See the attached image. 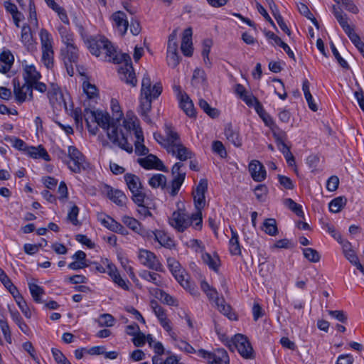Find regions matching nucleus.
Returning <instances> with one entry per match:
<instances>
[{
	"instance_id": "1",
	"label": "nucleus",
	"mask_w": 364,
	"mask_h": 364,
	"mask_svg": "<svg viewBox=\"0 0 364 364\" xmlns=\"http://www.w3.org/2000/svg\"><path fill=\"white\" fill-rule=\"evenodd\" d=\"M85 43L92 55L97 57L102 55L105 60L114 63H124V65L119 68L121 80L133 87L136 85L137 80L129 54H118L111 42L104 36H91L87 39Z\"/></svg>"
},
{
	"instance_id": "2",
	"label": "nucleus",
	"mask_w": 364,
	"mask_h": 364,
	"mask_svg": "<svg viewBox=\"0 0 364 364\" xmlns=\"http://www.w3.org/2000/svg\"><path fill=\"white\" fill-rule=\"evenodd\" d=\"M84 118L87 124L88 131L95 135L98 131L97 126L92 127L90 123H97L107 132V136L112 144L119 147L128 153L133 151L131 144L127 141V134L124 133L123 125L118 124L114 118L111 119L108 112L100 110L92 111L90 109H85Z\"/></svg>"
},
{
	"instance_id": "3",
	"label": "nucleus",
	"mask_w": 364,
	"mask_h": 364,
	"mask_svg": "<svg viewBox=\"0 0 364 364\" xmlns=\"http://www.w3.org/2000/svg\"><path fill=\"white\" fill-rule=\"evenodd\" d=\"M154 138L168 154L181 161L193 156L192 151L183 144L180 134L170 123L164 124L163 134L154 133Z\"/></svg>"
},
{
	"instance_id": "4",
	"label": "nucleus",
	"mask_w": 364,
	"mask_h": 364,
	"mask_svg": "<svg viewBox=\"0 0 364 364\" xmlns=\"http://www.w3.org/2000/svg\"><path fill=\"white\" fill-rule=\"evenodd\" d=\"M169 224L178 232H184L192 225L196 230H200L203 227L202 213L196 212L191 215L183 211H174L169 218Z\"/></svg>"
},
{
	"instance_id": "5",
	"label": "nucleus",
	"mask_w": 364,
	"mask_h": 364,
	"mask_svg": "<svg viewBox=\"0 0 364 364\" xmlns=\"http://www.w3.org/2000/svg\"><path fill=\"white\" fill-rule=\"evenodd\" d=\"M200 288L207 295L210 301H214L218 309L230 320H236L237 316L232 311L231 306L226 304L223 297H219L218 291L211 287L205 281H202Z\"/></svg>"
},
{
	"instance_id": "6",
	"label": "nucleus",
	"mask_w": 364,
	"mask_h": 364,
	"mask_svg": "<svg viewBox=\"0 0 364 364\" xmlns=\"http://www.w3.org/2000/svg\"><path fill=\"white\" fill-rule=\"evenodd\" d=\"M123 127L124 133L127 134V138L128 137L131 130L134 131V135L136 137V141L134 142L136 154L139 156L146 155L149 153V149L144 144V139L143 131L136 123L135 120L132 118L124 119ZM127 141L128 142L127 140Z\"/></svg>"
},
{
	"instance_id": "7",
	"label": "nucleus",
	"mask_w": 364,
	"mask_h": 364,
	"mask_svg": "<svg viewBox=\"0 0 364 364\" xmlns=\"http://www.w3.org/2000/svg\"><path fill=\"white\" fill-rule=\"evenodd\" d=\"M126 184L132 194V198L136 204H141L144 202L145 193L143 192V186L139 178L130 173L124 176Z\"/></svg>"
},
{
	"instance_id": "8",
	"label": "nucleus",
	"mask_w": 364,
	"mask_h": 364,
	"mask_svg": "<svg viewBox=\"0 0 364 364\" xmlns=\"http://www.w3.org/2000/svg\"><path fill=\"white\" fill-rule=\"evenodd\" d=\"M42 49V61L48 68L53 64V41L48 31L42 28L39 33Z\"/></svg>"
},
{
	"instance_id": "9",
	"label": "nucleus",
	"mask_w": 364,
	"mask_h": 364,
	"mask_svg": "<svg viewBox=\"0 0 364 364\" xmlns=\"http://www.w3.org/2000/svg\"><path fill=\"white\" fill-rule=\"evenodd\" d=\"M70 162H67L68 168L74 173H80L88 167L84 155L74 146L68 147Z\"/></svg>"
},
{
	"instance_id": "10",
	"label": "nucleus",
	"mask_w": 364,
	"mask_h": 364,
	"mask_svg": "<svg viewBox=\"0 0 364 364\" xmlns=\"http://www.w3.org/2000/svg\"><path fill=\"white\" fill-rule=\"evenodd\" d=\"M228 346L230 350H232V347L235 348L244 358L250 359L253 357V348L247 337L242 334L235 335L232 340L229 341Z\"/></svg>"
},
{
	"instance_id": "11",
	"label": "nucleus",
	"mask_w": 364,
	"mask_h": 364,
	"mask_svg": "<svg viewBox=\"0 0 364 364\" xmlns=\"http://www.w3.org/2000/svg\"><path fill=\"white\" fill-rule=\"evenodd\" d=\"M138 257L141 264L144 267L156 272H164L161 263L154 252L141 249L139 251Z\"/></svg>"
},
{
	"instance_id": "12",
	"label": "nucleus",
	"mask_w": 364,
	"mask_h": 364,
	"mask_svg": "<svg viewBox=\"0 0 364 364\" xmlns=\"http://www.w3.org/2000/svg\"><path fill=\"white\" fill-rule=\"evenodd\" d=\"M198 353L200 356L206 359L209 364H229L230 362L228 354L223 348L216 349L213 353L200 349Z\"/></svg>"
},
{
	"instance_id": "13",
	"label": "nucleus",
	"mask_w": 364,
	"mask_h": 364,
	"mask_svg": "<svg viewBox=\"0 0 364 364\" xmlns=\"http://www.w3.org/2000/svg\"><path fill=\"white\" fill-rule=\"evenodd\" d=\"M12 84L14 85V94L17 102L21 104L26 100H33L32 85L26 82L21 85L17 78L13 79Z\"/></svg>"
},
{
	"instance_id": "14",
	"label": "nucleus",
	"mask_w": 364,
	"mask_h": 364,
	"mask_svg": "<svg viewBox=\"0 0 364 364\" xmlns=\"http://www.w3.org/2000/svg\"><path fill=\"white\" fill-rule=\"evenodd\" d=\"M182 166L183 164L177 162L173 166L171 169L173 178L171 183V191H169V194L173 197L178 194L186 178V173L181 172L180 171Z\"/></svg>"
},
{
	"instance_id": "15",
	"label": "nucleus",
	"mask_w": 364,
	"mask_h": 364,
	"mask_svg": "<svg viewBox=\"0 0 364 364\" xmlns=\"http://www.w3.org/2000/svg\"><path fill=\"white\" fill-rule=\"evenodd\" d=\"M208 189L207 179H200L196 190L193 192L194 204L196 212L202 213V209L205 205V193Z\"/></svg>"
},
{
	"instance_id": "16",
	"label": "nucleus",
	"mask_w": 364,
	"mask_h": 364,
	"mask_svg": "<svg viewBox=\"0 0 364 364\" xmlns=\"http://www.w3.org/2000/svg\"><path fill=\"white\" fill-rule=\"evenodd\" d=\"M162 85L160 82L151 85V81L148 74H144L141 81V95H152L154 99H156L162 92Z\"/></svg>"
},
{
	"instance_id": "17",
	"label": "nucleus",
	"mask_w": 364,
	"mask_h": 364,
	"mask_svg": "<svg viewBox=\"0 0 364 364\" xmlns=\"http://www.w3.org/2000/svg\"><path fill=\"white\" fill-rule=\"evenodd\" d=\"M138 162L146 169L155 168L165 172L168 171L163 162L154 154H149L144 158L139 159Z\"/></svg>"
},
{
	"instance_id": "18",
	"label": "nucleus",
	"mask_w": 364,
	"mask_h": 364,
	"mask_svg": "<svg viewBox=\"0 0 364 364\" xmlns=\"http://www.w3.org/2000/svg\"><path fill=\"white\" fill-rule=\"evenodd\" d=\"M98 220L104 227L112 232L120 233L123 235L127 234L125 228L109 215H100L98 216Z\"/></svg>"
},
{
	"instance_id": "19",
	"label": "nucleus",
	"mask_w": 364,
	"mask_h": 364,
	"mask_svg": "<svg viewBox=\"0 0 364 364\" xmlns=\"http://www.w3.org/2000/svg\"><path fill=\"white\" fill-rule=\"evenodd\" d=\"M21 41L28 52L33 53L37 50L36 43L33 39L31 27L28 24H24L21 28Z\"/></svg>"
},
{
	"instance_id": "20",
	"label": "nucleus",
	"mask_w": 364,
	"mask_h": 364,
	"mask_svg": "<svg viewBox=\"0 0 364 364\" xmlns=\"http://www.w3.org/2000/svg\"><path fill=\"white\" fill-rule=\"evenodd\" d=\"M249 171L252 179L257 182L265 180L267 171L263 164L257 160H252L249 164Z\"/></svg>"
},
{
	"instance_id": "21",
	"label": "nucleus",
	"mask_w": 364,
	"mask_h": 364,
	"mask_svg": "<svg viewBox=\"0 0 364 364\" xmlns=\"http://www.w3.org/2000/svg\"><path fill=\"white\" fill-rule=\"evenodd\" d=\"M146 236L149 237H154L156 241L166 248L171 249L175 247L174 240L164 231H148Z\"/></svg>"
},
{
	"instance_id": "22",
	"label": "nucleus",
	"mask_w": 364,
	"mask_h": 364,
	"mask_svg": "<svg viewBox=\"0 0 364 364\" xmlns=\"http://www.w3.org/2000/svg\"><path fill=\"white\" fill-rule=\"evenodd\" d=\"M154 100L152 95H141L139 101V113L143 117L144 120L148 123H151V119L149 112L151 109V102Z\"/></svg>"
},
{
	"instance_id": "23",
	"label": "nucleus",
	"mask_w": 364,
	"mask_h": 364,
	"mask_svg": "<svg viewBox=\"0 0 364 364\" xmlns=\"http://www.w3.org/2000/svg\"><path fill=\"white\" fill-rule=\"evenodd\" d=\"M224 134L226 139L236 147H240L242 144V139L238 129L233 127L232 124L228 123L224 129Z\"/></svg>"
},
{
	"instance_id": "24",
	"label": "nucleus",
	"mask_w": 364,
	"mask_h": 364,
	"mask_svg": "<svg viewBox=\"0 0 364 364\" xmlns=\"http://www.w3.org/2000/svg\"><path fill=\"white\" fill-rule=\"evenodd\" d=\"M192 28L191 27L184 30L182 36L181 50L185 56L191 57L193 55Z\"/></svg>"
},
{
	"instance_id": "25",
	"label": "nucleus",
	"mask_w": 364,
	"mask_h": 364,
	"mask_svg": "<svg viewBox=\"0 0 364 364\" xmlns=\"http://www.w3.org/2000/svg\"><path fill=\"white\" fill-rule=\"evenodd\" d=\"M104 264L107 266V274L112 278V281L117 284L119 287L124 290H129V287L126 281L122 278L115 265L109 263L108 259H105Z\"/></svg>"
},
{
	"instance_id": "26",
	"label": "nucleus",
	"mask_w": 364,
	"mask_h": 364,
	"mask_svg": "<svg viewBox=\"0 0 364 364\" xmlns=\"http://www.w3.org/2000/svg\"><path fill=\"white\" fill-rule=\"evenodd\" d=\"M61 55L65 65L68 63L76 64L79 58V50L75 46H70V47H65L61 49Z\"/></svg>"
},
{
	"instance_id": "27",
	"label": "nucleus",
	"mask_w": 364,
	"mask_h": 364,
	"mask_svg": "<svg viewBox=\"0 0 364 364\" xmlns=\"http://www.w3.org/2000/svg\"><path fill=\"white\" fill-rule=\"evenodd\" d=\"M23 77L26 83L32 85L33 82H36L41 77V75L36 70L34 65H26L23 68Z\"/></svg>"
},
{
	"instance_id": "28",
	"label": "nucleus",
	"mask_w": 364,
	"mask_h": 364,
	"mask_svg": "<svg viewBox=\"0 0 364 364\" xmlns=\"http://www.w3.org/2000/svg\"><path fill=\"white\" fill-rule=\"evenodd\" d=\"M112 18L121 34H125L129 26L126 14L122 11H117L112 14Z\"/></svg>"
},
{
	"instance_id": "29",
	"label": "nucleus",
	"mask_w": 364,
	"mask_h": 364,
	"mask_svg": "<svg viewBox=\"0 0 364 364\" xmlns=\"http://www.w3.org/2000/svg\"><path fill=\"white\" fill-rule=\"evenodd\" d=\"M123 223L126 225L129 228L134 231L135 232L145 237L147 235L149 230H145L141 227V223L135 218L129 216H124L122 219Z\"/></svg>"
},
{
	"instance_id": "30",
	"label": "nucleus",
	"mask_w": 364,
	"mask_h": 364,
	"mask_svg": "<svg viewBox=\"0 0 364 364\" xmlns=\"http://www.w3.org/2000/svg\"><path fill=\"white\" fill-rule=\"evenodd\" d=\"M149 184L154 188H161L162 190H166L169 193L171 191V185L168 186L166 183V177L161 173H156L153 175L149 179Z\"/></svg>"
},
{
	"instance_id": "31",
	"label": "nucleus",
	"mask_w": 364,
	"mask_h": 364,
	"mask_svg": "<svg viewBox=\"0 0 364 364\" xmlns=\"http://www.w3.org/2000/svg\"><path fill=\"white\" fill-rule=\"evenodd\" d=\"M14 61V57L9 51H3L0 55V72L6 73L10 70Z\"/></svg>"
},
{
	"instance_id": "32",
	"label": "nucleus",
	"mask_w": 364,
	"mask_h": 364,
	"mask_svg": "<svg viewBox=\"0 0 364 364\" xmlns=\"http://www.w3.org/2000/svg\"><path fill=\"white\" fill-rule=\"evenodd\" d=\"M27 153L28 154L34 159H43L46 161H50V158L48 155L46 150L42 146H38L37 147L36 146H30L27 148Z\"/></svg>"
},
{
	"instance_id": "33",
	"label": "nucleus",
	"mask_w": 364,
	"mask_h": 364,
	"mask_svg": "<svg viewBox=\"0 0 364 364\" xmlns=\"http://www.w3.org/2000/svg\"><path fill=\"white\" fill-rule=\"evenodd\" d=\"M179 102L181 108L188 116L191 117L196 115L193 103L188 95H183Z\"/></svg>"
},
{
	"instance_id": "34",
	"label": "nucleus",
	"mask_w": 364,
	"mask_h": 364,
	"mask_svg": "<svg viewBox=\"0 0 364 364\" xmlns=\"http://www.w3.org/2000/svg\"><path fill=\"white\" fill-rule=\"evenodd\" d=\"M333 13L346 33L353 29L348 23L346 14H343L341 9H338L336 6H333Z\"/></svg>"
},
{
	"instance_id": "35",
	"label": "nucleus",
	"mask_w": 364,
	"mask_h": 364,
	"mask_svg": "<svg viewBox=\"0 0 364 364\" xmlns=\"http://www.w3.org/2000/svg\"><path fill=\"white\" fill-rule=\"evenodd\" d=\"M230 252L232 255H241V248L239 242V237L237 232L231 229V238L229 242Z\"/></svg>"
},
{
	"instance_id": "36",
	"label": "nucleus",
	"mask_w": 364,
	"mask_h": 364,
	"mask_svg": "<svg viewBox=\"0 0 364 364\" xmlns=\"http://www.w3.org/2000/svg\"><path fill=\"white\" fill-rule=\"evenodd\" d=\"M346 203L347 198L345 196L336 197L329 203V210L332 213H339L346 205Z\"/></svg>"
},
{
	"instance_id": "37",
	"label": "nucleus",
	"mask_w": 364,
	"mask_h": 364,
	"mask_svg": "<svg viewBox=\"0 0 364 364\" xmlns=\"http://www.w3.org/2000/svg\"><path fill=\"white\" fill-rule=\"evenodd\" d=\"M262 230L264 232L271 236H275L278 234L277 222L274 218H267L263 223Z\"/></svg>"
},
{
	"instance_id": "38",
	"label": "nucleus",
	"mask_w": 364,
	"mask_h": 364,
	"mask_svg": "<svg viewBox=\"0 0 364 364\" xmlns=\"http://www.w3.org/2000/svg\"><path fill=\"white\" fill-rule=\"evenodd\" d=\"M139 276L150 282H152L156 286H161L162 285V281L161 279V276L155 272H151L147 270H144L141 272L139 273Z\"/></svg>"
},
{
	"instance_id": "39",
	"label": "nucleus",
	"mask_w": 364,
	"mask_h": 364,
	"mask_svg": "<svg viewBox=\"0 0 364 364\" xmlns=\"http://www.w3.org/2000/svg\"><path fill=\"white\" fill-rule=\"evenodd\" d=\"M185 269L181 267L176 272L171 273L176 281L186 289L191 290V284L189 281L186 279Z\"/></svg>"
},
{
	"instance_id": "40",
	"label": "nucleus",
	"mask_w": 364,
	"mask_h": 364,
	"mask_svg": "<svg viewBox=\"0 0 364 364\" xmlns=\"http://www.w3.org/2000/svg\"><path fill=\"white\" fill-rule=\"evenodd\" d=\"M109 198L117 205L123 206L125 205L127 196L119 190H112L109 193Z\"/></svg>"
},
{
	"instance_id": "41",
	"label": "nucleus",
	"mask_w": 364,
	"mask_h": 364,
	"mask_svg": "<svg viewBox=\"0 0 364 364\" xmlns=\"http://www.w3.org/2000/svg\"><path fill=\"white\" fill-rule=\"evenodd\" d=\"M28 287L33 300L36 303H41V296L45 294L43 289L36 284H29Z\"/></svg>"
},
{
	"instance_id": "42",
	"label": "nucleus",
	"mask_w": 364,
	"mask_h": 364,
	"mask_svg": "<svg viewBox=\"0 0 364 364\" xmlns=\"http://www.w3.org/2000/svg\"><path fill=\"white\" fill-rule=\"evenodd\" d=\"M0 328L4 334L5 340L8 343H11L12 341L11 332L10 331L9 323H8L6 319L5 318V316L4 314H0Z\"/></svg>"
},
{
	"instance_id": "43",
	"label": "nucleus",
	"mask_w": 364,
	"mask_h": 364,
	"mask_svg": "<svg viewBox=\"0 0 364 364\" xmlns=\"http://www.w3.org/2000/svg\"><path fill=\"white\" fill-rule=\"evenodd\" d=\"M202 258L203 262L214 271H218L220 259L218 256L212 257L209 253L203 254Z\"/></svg>"
},
{
	"instance_id": "44",
	"label": "nucleus",
	"mask_w": 364,
	"mask_h": 364,
	"mask_svg": "<svg viewBox=\"0 0 364 364\" xmlns=\"http://www.w3.org/2000/svg\"><path fill=\"white\" fill-rule=\"evenodd\" d=\"M198 105L199 107L204 111V112H205L210 117L215 118L218 117V110L215 108L211 107L206 100L200 99Z\"/></svg>"
},
{
	"instance_id": "45",
	"label": "nucleus",
	"mask_w": 364,
	"mask_h": 364,
	"mask_svg": "<svg viewBox=\"0 0 364 364\" xmlns=\"http://www.w3.org/2000/svg\"><path fill=\"white\" fill-rule=\"evenodd\" d=\"M178 28L174 29L170 34L168 41L167 53H177L178 43H177Z\"/></svg>"
},
{
	"instance_id": "46",
	"label": "nucleus",
	"mask_w": 364,
	"mask_h": 364,
	"mask_svg": "<svg viewBox=\"0 0 364 364\" xmlns=\"http://www.w3.org/2000/svg\"><path fill=\"white\" fill-rule=\"evenodd\" d=\"M344 255L352 264L355 265L358 269L364 274V267L359 262L358 257L353 250L344 253Z\"/></svg>"
},
{
	"instance_id": "47",
	"label": "nucleus",
	"mask_w": 364,
	"mask_h": 364,
	"mask_svg": "<svg viewBox=\"0 0 364 364\" xmlns=\"http://www.w3.org/2000/svg\"><path fill=\"white\" fill-rule=\"evenodd\" d=\"M111 108L113 112V118H114V120L117 122L118 124H120L119 120L122 118L124 114L121 109V107L116 99L111 100Z\"/></svg>"
},
{
	"instance_id": "48",
	"label": "nucleus",
	"mask_w": 364,
	"mask_h": 364,
	"mask_svg": "<svg viewBox=\"0 0 364 364\" xmlns=\"http://www.w3.org/2000/svg\"><path fill=\"white\" fill-rule=\"evenodd\" d=\"M284 205L287 206L291 210L295 213L298 216L303 217L304 212L301 205L294 202L291 198H286L284 202Z\"/></svg>"
},
{
	"instance_id": "49",
	"label": "nucleus",
	"mask_w": 364,
	"mask_h": 364,
	"mask_svg": "<svg viewBox=\"0 0 364 364\" xmlns=\"http://www.w3.org/2000/svg\"><path fill=\"white\" fill-rule=\"evenodd\" d=\"M5 140L10 142L18 150L25 151L28 148L26 144L22 139L16 136H6Z\"/></svg>"
},
{
	"instance_id": "50",
	"label": "nucleus",
	"mask_w": 364,
	"mask_h": 364,
	"mask_svg": "<svg viewBox=\"0 0 364 364\" xmlns=\"http://www.w3.org/2000/svg\"><path fill=\"white\" fill-rule=\"evenodd\" d=\"M303 252L304 257L311 262H317L320 260L318 252L313 248H304Z\"/></svg>"
},
{
	"instance_id": "51",
	"label": "nucleus",
	"mask_w": 364,
	"mask_h": 364,
	"mask_svg": "<svg viewBox=\"0 0 364 364\" xmlns=\"http://www.w3.org/2000/svg\"><path fill=\"white\" fill-rule=\"evenodd\" d=\"M82 87L88 98L92 99L97 96V88L90 82L85 81Z\"/></svg>"
},
{
	"instance_id": "52",
	"label": "nucleus",
	"mask_w": 364,
	"mask_h": 364,
	"mask_svg": "<svg viewBox=\"0 0 364 364\" xmlns=\"http://www.w3.org/2000/svg\"><path fill=\"white\" fill-rule=\"evenodd\" d=\"M0 280L9 292L13 290L14 292H16V287L13 284L10 279L1 268H0Z\"/></svg>"
},
{
	"instance_id": "53",
	"label": "nucleus",
	"mask_w": 364,
	"mask_h": 364,
	"mask_svg": "<svg viewBox=\"0 0 364 364\" xmlns=\"http://www.w3.org/2000/svg\"><path fill=\"white\" fill-rule=\"evenodd\" d=\"M100 326L111 327L114 324V318L109 314H102L98 321Z\"/></svg>"
},
{
	"instance_id": "54",
	"label": "nucleus",
	"mask_w": 364,
	"mask_h": 364,
	"mask_svg": "<svg viewBox=\"0 0 364 364\" xmlns=\"http://www.w3.org/2000/svg\"><path fill=\"white\" fill-rule=\"evenodd\" d=\"M151 306L159 321L167 317L164 309L156 301H151Z\"/></svg>"
},
{
	"instance_id": "55",
	"label": "nucleus",
	"mask_w": 364,
	"mask_h": 364,
	"mask_svg": "<svg viewBox=\"0 0 364 364\" xmlns=\"http://www.w3.org/2000/svg\"><path fill=\"white\" fill-rule=\"evenodd\" d=\"M158 298L164 304H166L170 306H176V299L166 292L160 290L159 294L158 296Z\"/></svg>"
},
{
	"instance_id": "56",
	"label": "nucleus",
	"mask_w": 364,
	"mask_h": 364,
	"mask_svg": "<svg viewBox=\"0 0 364 364\" xmlns=\"http://www.w3.org/2000/svg\"><path fill=\"white\" fill-rule=\"evenodd\" d=\"M338 4L342 3L345 9L353 13L358 14L359 10L358 8L355 6V4L353 2L352 0H334Z\"/></svg>"
},
{
	"instance_id": "57",
	"label": "nucleus",
	"mask_w": 364,
	"mask_h": 364,
	"mask_svg": "<svg viewBox=\"0 0 364 364\" xmlns=\"http://www.w3.org/2000/svg\"><path fill=\"white\" fill-rule=\"evenodd\" d=\"M331 50H332V53H333L334 57L337 60L339 65L343 68L348 69L349 65H348V63L341 56L339 52L338 51V50L336 49V48L333 43L331 44Z\"/></svg>"
},
{
	"instance_id": "58",
	"label": "nucleus",
	"mask_w": 364,
	"mask_h": 364,
	"mask_svg": "<svg viewBox=\"0 0 364 364\" xmlns=\"http://www.w3.org/2000/svg\"><path fill=\"white\" fill-rule=\"evenodd\" d=\"M213 151L221 157H225L227 152L223 144L220 141H214L212 145Z\"/></svg>"
},
{
	"instance_id": "59",
	"label": "nucleus",
	"mask_w": 364,
	"mask_h": 364,
	"mask_svg": "<svg viewBox=\"0 0 364 364\" xmlns=\"http://www.w3.org/2000/svg\"><path fill=\"white\" fill-rule=\"evenodd\" d=\"M206 76L205 71L200 68H196L193 71L192 80L198 83H203L205 82Z\"/></svg>"
},
{
	"instance_id": "60",
	"label": "nucleus",
	"mask_w": 364,
	"mask_h": 364,
	"mask_svg": "<svg viewBox=\"0 0 364 364\" xmlns=\"http://www.w3.org/2000/svg\"><path fill=\"white\" fill-rule=\"evenodd\" d=\"M168 65L172 68H176L180 63L178 53H167Z\"/></svg>"
},
{
	"instance_id": "61",
	"label": "nucleus",
	"mask_w": 364,
	"mask_h": 364,
	"mask_svg": "<svg viewBox=\"0 0 364 364\" xmlns=\"http://www.w3.org/2000/svg\"><path fill=\"white\" fill-rule=\"evenodd\" d=\"M328 313L330 316H331L332 317H333L334 318H336V320H338L340 322L346 323V321H347V315L343 311L329 310V311H328Z\"/></svg>"
},
{
	"instance_id": "62",
	"label": "nucleus",
	"mask_w": 364,
	"mask_h": 364,
	"mask_svg": "<svg viewBox=\"0 0 364 364\" xmlns=\"http://www.w3.org/2000/svg\"><path fill=\"white\" fill-rule=\"evenodd\" d=\"M78 213L79 208L77 205H73L68 214V219L75 225L78 224Z\"/></svg>"
},
{
	"instance_id": "63",
	"label": "nucleus",
	"mask_w": 364,
	"mask_h": 364,
	"mask_svg": "<svg viewBox=\"0 0 364 364\" xmlns=\"http://www.w3.org/2000/svg\"><path fill=\"white\" fill-rule=\"evenodd\" d=\"M60 92L61 91L60 90L59 87L57 85L52 83L47 94L49 101H53L54 100H56L57 96Z\"/></svg>"
},
{
	"instance_id": "64",
	"label": "nucleus",
	"mask_w": 364,
	"mask_h": 364,
	"mask_svg": "<svg viewBox=\"0 0 364 364\" xmlns=\"http://www.w3.org/2000/svg\"><path fill=\"white\" fill-rule=\"evenodd\" d=\"M339 185V178L336 176H331L327 181L326 188L329 191H335Z\"/></svg>"
}]
</instances>
